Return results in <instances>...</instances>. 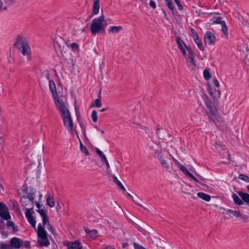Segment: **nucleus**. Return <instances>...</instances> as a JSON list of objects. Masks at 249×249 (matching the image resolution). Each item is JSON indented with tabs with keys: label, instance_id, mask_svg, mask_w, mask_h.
<instances>
[{
	"label": "nucleus",
	"instance_id": "f257e3e1",
	"mask_svg": "<svg viewBox=\"0 0 249 249\" xmlns=\"http://www.w3.org/2000/svg\"><path fill=\"white\" fill-rule=\"evenodd\" d=\"M53 45L56 52H60L63 58L69 64H73L72 55L70 53L69 47H70L74 51L79 50V46L76 43H72L70 46L66 45L64 41L60 37L56 38L54 41Z\"/></svg>",
	"mask_w": 249,
	"mask_h": 249
},
{
	"label": "nucleus",
	"instance_id": "f03ea898",
	"mask_svg": "<svg viewBox=\"0 0 249 249\" xmlns=\"http://www.w3.org/2000/svg\"><path fill=\"white\" fill-rule=\"evenodd\" d=\"M14 45L15 47L28 60L31 59L32 51L27 39L23 37L18 36Z\"/></svg>",
	"mask_w": 249,
	"mask_h": 249
},
{
	"label": "nucleus",
	"instance_id": "7ed1b4c3",
	"mask_svg": "<svg viewBox=\"0 0 249 249\" xmlns=\"http://www.w3.org/2000/svg\"><path fill=\"white\" fill-rule=\"evenodd\" d=\"M203 98L205 104L209 110L208 117L213 122L216 124L221 120V117L218 114V112L215 107V103H212V101L206 94L203 95Z\"/></svg>",
	"mask_w": 249,
	"mask_h": 249
},
{
	"label": "nucleus",
	"instance_id": "20e7f679",
	"mask_svg": "<svg viewBox=\"0 0 249 249\" xmlns=\"http://www.w3.org/2000/svg\"><path fill=\"white\" fill-rule=\"evenodd\" d=\"M208 84V92L216 102L220 97L221 92L219 90V82L216 79H206Z\"/></svg>",
	"mask_w": 249,
	"mask_h": 249
},
{
	"label": "nucleus",
	"instance_id": "39448f33",
	"mask_svg": "<svg viewBox=\"0 0 249 249\" xmlns=\"http://www.w3.org/2000/svg\"><path fill=\"white\" fill-rule=\"evenodd\" d=\"M106 25L107 23L103 15H102L99 18H94L90 25L91 34L95 35L101 31L104 30Z\"/></svg>",
	"mask_w": 249,
	"mask_h": 249
},
{
	"label": "nucleus",
	"instance_id": "423d86ee",
	"mask_svg": "<svg viewBox=\"0 0 249 249\" xmlns=\"http://www.w3.org/2000/svg\"><path fill=\"white\" fill-rule=\"evenodd\" d=\"M156 155L157 158L162 167L167 169L169 172L174 171L169 163V161L172 159L173 156L169 152L164 153L161 152H158Z\"/></svg>",
	"mask_w": 249,
	"mask_h": 249
},
{
	"label": "nucleus",
	"instance_id": "0eeeda50",
	"mask_svg": "<svg viewBox=\"0 0 249 249\" xmlns=\"http://www.w3.org/2000/svg\"><path fill=\"white\" fill-rule=\"evenodd\" d=\"M54 103L57 109L61 114L62 118L71 115L67 102H64L61 99L59 98L54 100Z\"/></svg>",
	"mask_w": 249,
	"mask_h": 249
},
{
	"label": "nucleus",
	"instance_id": "6e6552de",
	"mask_svg": "<svg viewBox=\"0 0 249 249\" xmlns=\"http://www.w3.org/2000/svg\"><path fill=\"white\" fill-rule=\"evenodd\" d=\"M37 232L38 237L40 238V240H38L39 245L42 247L48 246L50 242L48 239L46 232L41 224H38Z\"/></svg>",
	"mask_w": 249,
	"mask_h": 249
},
{
	"label": "nucleus",
	"instance_id": "1a4fd4ad",
	"mask_svg": "<svg viewBox=\"0 0 249 249\" xmlns=\"http://www.w3.org/2000/svg\"><path fill=\"white\" fill-rule=\"evenodd\" d=\"M37 212L40 214L42 219V224L44 228L48 229L51 232L53 233L54 229L51 226L47 216V211L44 209H39Z\"/></svg>",
	"mask_w": 249,
	"mask_h": 249
},
{
	"label": "nucleus",
	"instance_id": "9d476101",
	"mask_svg": "<svg viewBox=\"0 0 249 249\" xmlns=\"http://www.w3.org/2000/svg\"><path fill=\"white\" fill-rule=\"evenodd\" d=\"M64 126L67 128L68 131L73 135L75 131L74 127L73 120L71 114L62 118Z\"/></svg>",
	"mask_w": 249,
	"mask_h": 249
},
{
	"label": "nucleus",
	"instance_id": "9b49d317",
	"mask_svg": "<svg viewBox=\"0 0 249 249\" xmlns=\"http://www.w3.org/2000/svg\"><path fill=\"white\" fill-rule=\"evenodd\" d=\"M35 196L33 195L30 196H23L21 197L20 200L22 205L23 206H28L31 209L33 208L34 202L33 200Z\"/></svg>",
	"mask_w": 249,
	"mask_h": 249
},
{
	"label": "nucleus",
	"instance_id": "f8f14e48",
	"mask_svg": "<svg viewBox=\"0 0 249 249\" xmlns=\"http://www.w3.org/2000/svg\"><path fill=\"white\" fill-rule=\"evenodd\" d=\"M0 216L5 220H8L11 216L8 208L4 203L0 202Z\"/></svg>",
	"mask_w": 249,
	"mask_h": 249
},
{
	"label": "nucleus",
	"instance_id": "ddd939ff",
	"mask_svg": "<svg viewBox=\"0 0 249 249\" xmlns=\"http://www.w3.org/2000/svg\"><path fill=\"white\" fill-rule=\"evenodd\" d=\"M204 40L205 44L211 45L215 43L216 37L213 33L207 31L204 36Z\"/></svg>",
	"mask_w": 249,
	"mask_h": 249
},
{
	"label": "nucleus",
	"instance_id": "4468645a",
	"mask_svg": "<svg viewBox=\"0 0 249 249\" xmlns=\"http://www.w3.org/2000/svg\"><path fill=\"white\" fill-rule=\"evenodd\" d=\"M186 49L188 53L185 56L188 63L190 65L195 66L196 64L194 60V54L191 47L186 46Z\"/></svg>",
	"mask_w": 249,
	"mask_h": 249
},
{
	"label": "nucleus",
	"instance_id": "2eb2a0df",
	"mask_svg": "<svg viewBox=\"0 0 249 249\" xmlns=\"http://www.w3.org/2000/svg\"><path fill=\"white\" fill-rule=\"evenodd\" d=\"M192 32L193 34V37L195 42L197 44L199 49L201 51H203L204 50V47L203 46V44L202 41L198 36V34L196 33V32L194 31V30H192Z\"/></svg>",
	"mask_w": 249,
	"mask_h": 249
},
{
	"label": "nucleus",
	"instance_id": "dca6fc26",
	"mask_svg": "<svg viewBox=\"0 0 249 249\" xmlns=\"http://www.w3.org/2000/svg\"><path fill=\"white\" fill-rule=\"evenodd\" d=\"M49 87L54 100L59 99V98L58 97V94L56 91L55 83L52 80L49 81Z\"/></svg>",
	"mask_w": 249,
	"mask_h": 249
},
{
	"label": "nucleus",
	"instance_id": "f3484780",
	"mask_svg": "<svg viewBox=\"0 0 249 249\" xmlns=\"http://www.w3.org/2000/svg\"><path fill=\"white\" fill-rule=\"evenodd\" d=\"M10 244L13 248L19 249L22 246V240L17 237H13L11 239Z\"/></svg>",
	"mask_w": 249,
	"mask_h": 249
},
{
	"label": "nucleus",
	"instance_id": "a211bd4d",
	"mask_svg": "<svg viewBox=\"0 0 249 249\" xmlns=\"http://www.w3.org/2000/svg\"><path fill=\"white\" fill-rule=\"evenodd\" d=\"M68 249H82L81 243L77 241L72 242H69L66 244Z\"/></svg>",
	"mask_w": 249,
	"mask_h": 249
},
{
	"label": "nucleus",
	"instance_id": "6ab92c4d",
	"mask_svg": "<svg viewBox=\"0 0 249 249\" xmlns=\"http://www.w3.org/2000/svg\"><path fill=\"white\" fill-rule=\"evenodd\" d=\"M46 197L47 204L51 208L53 207L55 205L53 196L50 193H48Z\"/></svg>",
	"mask_w": 249,
	"mask_h": 249
},
{
	"label": "nucleus",
	"instance_id": "aec40b11",
	"mask_svg": "<svg viewBox=\"0 0 249 249\" xmlns=\"http://www.w3.org/2000/svg\"><path fill=\"white\" fill-rule=\"evenodd\" d=\"M100 3L99 0H94V3L92 8V15H96L99 12Z\"/></svg>",
	"mask_w": 249,
	"mask_h": 249
},
{
	"label": "nucleus",
	"instance_id": "412c9836",
	"mask_svg": "<svg viewBox=\"0 0 249 249\" xmlns=\"http://www.w3.org/2000/svg\"><path fill=\"white\" fill-rule=\"evenodd\" d=\"M238 194L242 199L243 201H244L246 203L249 202V194L240 191L238 192Z\"/></svg>",
	"mask_w": 249,
	"mask_h": 249
},
{
	"label": "nucleus",
	"instance_id": "4be33fe9",
	"mask_svg": "<svg viewBox=\"0 0 249 249\" xmlns=\"http://www.w3.org/2000/svg\"><path fill=\"white\" fill-rule=\"evenodd\" d=\"M232 198L234 201V203L238 205H241L243 204L244 203L243 200L240 199L236 194H233L232 195Z\"/></svg>",
	"mask_w": 249,
	"mask_h": 249
},
{
	"label": "nucleus",
	"instance_id": "5701e85b",
	"mask_svg": "<svg viewBox=\"0 0 249 249\" xmlns=\"http://www.w3.org/2000/svg\"><path fill=\"white\" fill-rule=\"evenodd\" d=\"M123 30V27L121 26H113L110 27L109 32L111 33H118Z\"/></svg>",
	"mask_w": 249,
	"mask_h": 249
},
{
	"label": "nucleus",
	"instance_id": "b1692460",
	"mask_svg": "<svg viewBox=\"0 0 249 249\" xmlns=\"http://www.w3.org/2000/svg\"><path fill=\"white\" fill-rule=\"evenodd\" d=\"M197 196H198V197L202 198V199L206 201H209L211 200L210 196L204 193H198Z\"/></svg>",
	"mask_w": 249,
	"mask_h": 249
},
{
	"label": "nucleus",
	"instance_id": "393cba45",
	"mask_svg": "<svg viewBox=\"0 0 249 249\" xmlns=\"http://www.w3.org/2000/svg\"><path fill=\"white\" fill-rule=\"evenodd\" d=\"M113 182L119 186L123 191H125V189L122 183L114 175H112Z\"/></svg>",
	"mask_w": 249,
	"mask_h": 249
},
{
	"label": "nucleus",
	"instance_id": "a878e982",
	"mask_svg": "<svg viewBox=\"0 0 249 249\" xmlns=\"http://www.w3.org/2000/svg\"><path fill=\"white\" fill-rule=\"evenodd\" d=\"M183 174H185L186 176H188L189 178H191L196 183H199V180L191 173H190L187 169L185 170L183 172Z\"/></svg>",
	"mask_w": 249,
	"mask_h": 249
},
{
	"label": "nucleus",
	"instance_id": "bb28decb",
	"mask_svg": "<svg viewBox=\"0 0 249 249\" xmlns=\"http://www.w3.org/2000/svg\"><path fill=\"white\" fill-rule=\"evenodd\" d=\"M175 164L179 168V169L183 173L187 169L186 167L183 166L181 163H180L176 159L173 157L172 158Z\"/></svg>",
	"mask_w": 249,
	"mask_h": 249
},
{
	"label": "nucleus",
	"instance_id": "cd10ccee",
	"mask_svg": "<svg viewBox=\"0 0 249 249\" xmlns=\"http://www.w3.org/2000/svg\"><path fill=\"white\" fill-rule=\"evenodd\" d=\"M227 212L232 214L234 216L237 218L241 217L242 216V214L239 211H236L231 209H228L227 210Z\"/></svg>",
	"mask_w": 249,
	"mask_h": 249
},
{
	"label": "nucleus",
	"instance_id": "c85d7f7f",
	"mask_svg": "<svg viewBox=\"0 0 249 249\" xmlns=\"http://www.w3.org/2000/svg\"><path fill=\"white\" fill-rule=\"evenodd\" d=\"M221 28L222 32L224 34L226 37H227L228 36V27L224 21L221 22Z\"/></svg>",
	"mask_w": 249,
	"mask_h": 249
},
{
	"label": "nucleus",
	"instance_id": "c756f323",
	"mask_svg": "<svg viewBox=\"0 0 249 249\" xmlns=\"http://www.w3.org/2000/svg\"><path fill=\"white\" fill-rule=\"evenodd\" d=\"M86 232L88 234V235L92 238H95L97 236V231L96 230H91V231H86Z\"/></svg>",
	"mask_w": 249,
	"mask_h": 249
},
{
	"label": "nucleus",
	"instance_id": "7c9ffc66",
	"mask_svg": "<svg viewBox=\"0 0 249 249\" xmlns=\"http://www.w3.org/2000/svg\"><path fill=\"white\" fill-rule=\"evenodd\" d=\"M80 150L81 152L84 154L85 155L87 156L89 154V151L87 147L83 145L81 142H80Z\"/></svg>",
	"mask_w": 249,
	"mask_h": 249
},
{
	"label": "nucleus",
	"instance_id": "2f4dec72",
	"mask_svg": "<svg viewBox=\"0 0 249 249\" xmlns=\"http://www.w3.org/2000/svg\"><path fill=\"white\" fill-rule=\"evenodd\" d=\"M177 43L178 47L180 49V50L184 48L183 46H184L185 48L186 46H187L182 40L178 38H177Z\"/></svg>",
	"mask_w": 249,
	"mask_h": 249
},
{
	"label": "nucleus",
	"instance_id": "473e14b6",
	"mask_svg": "<svg viewBox=\"0 0 249 249\" xmlns=\"http://www.w3.org/2000/svg\"><path fill=\"white\" fill-rule=\"evenodd\" d=\"M168 8L172 11H174V6L172 0H164Z\"/></svg>",
	"mask_w": 249,
	"mask_h": 249
},
{
	"label": "nucleus",
	"instance_id": "72a5a7b5",
	"mask_svg": "<svg viewBox=\"0 0 249 249\" xmlns=\"http://www.w3.org/2000/svg\"><path fill=\"white\" fill-rule=\"evenodd\" d=\"M7 6L3 1V0H0V11H4L7 10Z\"/></svg>",
	"mask_w": 249,
	"mask_h": 249
},
{
	"label": "nucleus",
	"instance_id": "f704fd0d",
	"mask_svg": "<svg viewBox=\"0 0 249 249\" xmlns=\"http://www.w3.org/2000/svg\"><path fill=\"white\" fill-rule=\"evenodd\" d=\"M29 222L32 225L34 228H36V221L33 216L27 218Z\"/></svg>",
	"mask_w": 249,
	"mask_h": 249
},
{
	"label": "nucleus",
	"instance_id": "c9c22d12",
	"mask_svg": "<svg viewBox=\"0 0 249 249\" xmlns=\"http://www.w3.org/2000/svg\"><path fill=\"white\" fill-rule=\"evenodd\" d=\"M92 121L94 123L97 122V113L96 111L93 110L92 112L91 115Z\"/></svg>",
	"mask_w": 249,
	"mask_h": 249
},
{
	"label": "nucleus",
	"instance_id": "e433bc0d",
	"mask_svg": "<svg viewBox=\"0 0 249 249\" xmlns=\"http://www.w3.org/2000/svg\"><path fill=\"white\" fill-rule=\"evenodd\" d=\"M238 178L241 180H244L247 182H249V177L248 176L243 174H240L239 175Z\"/></svg>",
	"mask_w": 249,
	"mask_h": 249
},
{
	"label": "nucleus",
	"instance_id": "4c0bfd02",
	"mask_svg": "<svg viewBox=\"0 0 249 249\" xmlns=\"http://www.w3.org/2000/svg\"><path fill=\"white\" fill-rule=\"evenodd\" d=\"M96 153L101 157L102 160H104V159H107L105 155L103 154V153L99 149L96 150Z\"/></svg>",
	"mask_w": 249,
	"mask_h": 249
},
{
	"label": "nucleus",
	"instance_id": "58836bf2",
	"mask_svg": "<svg viewBox=\"0 0 249 249\" xmlns=\"http://www.w3.org/2000/svg\"><path fill=\"white\" fill-rule=\"evenodd\" d=\"M92 107L94 106L97 107H100L102 106V103L100 99H97L95 100L94 105H92Z\"/></svg>",
	"mask_w": 249,
	"mask_h": 249
},
{
	"label": "nucleus",
	"instance_id": "ea45409f",
	"mask_svg": "<svg viewBox=\"0 0 249 249\" xmlns=\"http://www.w3.org/2000/svg\"><path fill=\"white\" fill-rule=\"evenodd\" d=\"M7 6H10L16 3V0H3Z\"/></svg>",
	"mask_w": 249,
	"mask_h": 249
},
{
	"label": "nucleus",
	"instance_id": "a19ab883",
	"mask_svg": "<svg viewBox=\"0 0 249 249\" xmlns=\"http://www.w3.org/2000/svg\"><path fill=\"white\" fill-rule=\"evenodd\" d=\"M203 75L204 78H210L211 77V74L209 70L208 69H206L204 71Z\"/></svg>",
	"mask_w": 249,
	"mask_h": 249
},
{
	"label": "nucleus",
	"instance_id": "79ce46f5",
	"mask_svg": "<svg viewBox=\"0 0 249 249\" xmlns=\"http://www.w3.org/2000/svg\"><path fill=\"white\" fill-rule=\"evenodd\" d=\"M31 208H25V215L27 218L31 217L33 216L31 212L30 211Z\"/></svg>",
	"mask_w": 249,
	"mask_h": 249
},
{
	"label": "nucleus",
	"instance_id": "37998d69",
	"mask_svg": "<svg viewBox=\"0 0 249 249\" xmlns=\"http://www.w3.org/2000/svg\"><path fill=\"white\" fill-rule=\"evenodd\" d=\"M103 161L105 162V164L106 165L107 169V171L108 174H111L110 171L109 170L110 165H109V164L107 159H104V160H103Z\"/></svg>",
	"mask_w": 249,
	"mask_h": 249
},
{
	"label": "nucleus",
	"instance_id": "c03bdc74",
	"mask_svg": "<svg viewBox=\"0 0 249 249\" xmlns=\"http://www.w3.org/2000/svg\"><path fill=\"white\" fill-rule=\"evenodd\" d=\"M42 76L45 77L46 78H49L50 76V74L49 71L47 70H45L42 71Z\"/></svg>",
	"mask_w": 249,
	"mask_h": 249
},
{
	"label": "nucleus",
	"instance_id": "a18cd8bd",
	"mask_svg": "<svg viewBox=\"0 0 249 249\" xmlns=\"http://www.w3.org/2000/svg\"><path fill=\"white\" fill-rule=\"evenodd\" d=\"M222 18L220 17H217L216 18H213V22L215 23H220L221 24V22H223V21L221 20Z\"/></svg>",
	"mask_w": 249,
	"mask_h": 249
},
{
	"label": "nucleus",
	"instance_id": "49530a36",
	"mask_svg": "<svg viewBox=\"0 0 249 249\" xmlns=\"http://www.w3.org/2000/svg\"><path fill=\"white\" fill-rule=\"evenodd\" d=\"M175 3L177 4V5L178 6V9L179 10H182L183 9V7L181 5L180 1L179 0H174Z\"/></svg>",
	"mask_w": 249,
	"mask_h": 249
},
{
	"label": "nucleus",
	"instance_id": "de8ad7c7",
	"mask_svg": "<svg viewBox=\"0 0 249 249\" xmlns=\"http://www.w3.org/2000/svg\"><path fill=\"white\" fill-rule=\"evenodd\" d=\"M128 196L132 199L136 203H137L138 205L140 206L141 207H142L143 209H144V210H148V209H147L145 207H143L142 205L139 204L137 201L136 200H135L133 199V196L129 194H128Z\"/></svg>",
	"mask_w": 249,
	"mask_h": 249
},
{
	"label": "nucleus",
	"instance_id": "09e8293b",
	"mask_svg": "<svg viewBox=\"0 0 249 249\" xmlns=\"http://www.w3.org/2000/svg\"><path fill=\"white\" fill-rule=\"evenodd\" d=\"M149 5L151 6V7H152V8H153V9L156 8V4L155 1H154V0H150Z\"/></svg>",
	"mask_w": 249,
	"mask_h": 249
},
{
	"label": "nucleus",
	"instance_id": "8fccbe9b",
	"mask_svg": "<svg viewBox=\"0 0 249 249\" xmlns=\"http://www.w3.org/2000/svg\"><path fill=\"white\" fill-rule=\"evenodd\" d=\"M6 225L7 226L12 227L14 229L15 224L13 222L11 221H8Z\"/></svg>",
	"mask_w": 249,
	"mask_h": 249
},
{
	"label": "nucleus",
	"instance_id": "3c124183",
	"mask_svg": "<svg viewBox=\"0 0 249 249\" xmlns=\"http://www.w3.org/2000/svg\"><path fill=\"white\" fill-rule=\"evenodd\" d=\"M30 243L28 241H26L24 243L22 242V246L21 247H25V248H29L30 247Z\"/></svg>",
	"mask_w": 249,
	"mask_h": 249
},
{
	"label": "nucleus",
	"instance_id": "603ef678",
	"mask_svg": "<svg viewBox=\"0 0 249 249\" xmlns=\"http://www.w3.org/2000/svg\"><path fill=\"white\" fill-rule=\"evenodd\" d=\"M180 50L182 52L184 56L185 57L187 54H186L184 48L182 49H180Z\"/></svg>",
	"mask_w": 249,
	"mask_h": 249
},
{
	"label": "nucleus",
	"instance_id": "864d4df0",
	"mask_svg": "<svg viewBox=\"0 0 249 249\" xmlns=\"http://www.w3.org/2000/svg\"><path fill=\"white\" fill-rule=\"evenodd\" d=\"M60 208H61V207L58 204L56 207V209L57 211H59V210L60 209Z\"/></svg>",
	"mask_w": 249,
	"mask_h": 249
},
{
	"label": "nucleus",
	"instance_id": "5fc2aeb1",
	"mask_svg": "<svg viewBox=\"0 0 249 249\" xmlns=\"http://www.w3.org/2000/svg\"><path fill=\"white\" fill-rule=\"evenodd\" d=\"M10 60H9L10 62H13L14 61V57H12L11 56H10Z\"/></svg>",
	"mask_w": 249,
	"mask_h": 249
},
{
	"label": "nucleus",
	"instance_id": "6e6d98bb",
	"mask_svg": "<svg viewBox=\"0 0 249 249\" xmlns=\"http://www.w3.org/2000/svg\"><path fill=\"white\" fill-rule=\"evenodd\" d=\"M74 133H76V135H77V138H78L79 139H79V135H78V132H77V131H76V130H75V131L74 132Z\"/></svg>",
	"mask_w": 249,
	"mask_h": 249
},
{
	"label": "nucleus",
	"instance_id": "4d7b16f0",
	"mask_svg": "<svg viewBox=\"0 0 249 249\" xmlns=\"http://www.w3.org/2000/svg\"><path fill=\"white\" fill-rule=\"evenodd\" d=\"M107 110V108H103L102 109L100 110V111L101 112H103V111H105Z\"/></svg>",
	"mask_w": 249,
	"mask_h": 249
},
{
	"label": "nucleus",
	"instance_id": "13d9d810",
	"mask_svg": "<svg viewBox=\"0 0 249 249\" xmlns=\"http://www.w3.org/2000/svg\"><path fill=\"white\" fill-rule=\"evenodd\" d=\"M100 132L102 134H104V131L103 130H99Z\"/></svg>",
	"mask_w": 249,
	"mask_h": 249
},
{
	"label": "nucleus",
	"instance_id": "bf43d9fd",
	"mask_svg": "<svg viewBox=\"0 0 249 249\" xmlns=\"http://www.w3.org/2000/svg\"><path fill=\"white\" fill-rule=\"evenodd\" d=\"M36 206H37L38 208H39V203H38V202H36Z\"/></svg>",
	"mask_w": 249,
	"mask_h": 249
},
{
	"label": "nucleus",
	"instance_id": "052dcab7",
	"mask_svg": "<svg viewBox=\"0 0 249 249\" xmlns=\"http://www.w3.org/2000/svg\"><path fill=\"white\" fill-rule=\"evenodd\" d=\"M40 160H41V159L40 158V159L38 160V161H39L38 164H39V165L40 164Z\"/></svg>",
	"mask_w": 249,
	"mask_h": 249
},
{
	"label": "nucleus",
	"instance_id": "680f3d73",
	"mask_svg": "<svg viewBox=\"0 0 249 249\" xmlns=\"http://www.w3.org/2000/svg\"><path fill=\"white\" fill-rule=\"evenodd\" d=\"M247 188L248 191H249V185L247 186Z\"/></svg>",
	"mask_w": 249,
	"mask_h": 249
},
{
	"label": "nucleus",
	"instance_id": "e2e57ef3",
	"mask_svg": "<svg viewBox=\"0 0 249 249\" xmlns=\"http://www.w3.org/2000/svg\"><path fill=\"white\" fill-rule=\"evenodd\" d=\"M80 125H81V127L82 128V124H80Z\"/></svg>",
	"mask_w": 249,
	"mask_h": 249
}]
</instances>
